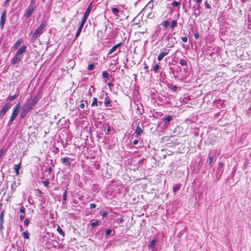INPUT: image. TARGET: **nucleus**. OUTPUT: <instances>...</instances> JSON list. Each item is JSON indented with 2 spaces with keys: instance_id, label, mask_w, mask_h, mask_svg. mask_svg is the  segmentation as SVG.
I'll list each match as a JSON object with an SVG mask.
<instances>
[{
  "instance_id": "1",
  "label": "nucleus",
  "mask_w": 251,
  "mask_h": 251,
  "mask_svg": "<svg viewBox=\"0 0 251 251\" xmlns=\"http://www.w3.org/2000/svg\"><path fill=\"white\" fill-rule=\"evenodd\" d=\"M40 99L41 96L39 93L34 96H31L26 100L24 107L30 111Z\"/></svg>"
},
{
  "instance_id": "2",
  "label": "nucleus",
  "mask_w": 251,
  "mask_h": 251,
  "mask_svg": "<svg viewBox=\"0 0 251 251\" xmlns=\"http://www.w3.org/2000/svg\"><path fill=\"white\" fill-rule=\"evenodd\" d=\"M47 23L45 22L42 23L33 33L31 39L35 41L43 33L44 28L46 27Z\"/></svg>"
},
{
  "instance_id": "3",
  "label": "nucleus",
  "mask_w": 251,
  "mask_h": 251,
  "mask_svg": "<svg viewBox=\"0 0 251 251\" xmlns=\"http://www.w3.org/2000/svg\"><path fill=\"white\" fill-rule=\"evenodd\" d=\"M122 44V43H120L114 46L110 50H109L108 55H110L115 52H116L115 54H117L120 53L121 51L120 47Z\"/></svg>"
},
{
  "instance_id": "4",
  "label": "nucleus",
  "mask_w": 251,
  "mask_h": 251,
  "mask_svg": "<svg viewBox=\"0 0 251 251\" xmlns=\"http://www.w3.org/2000/svg\"><path fill=\"white\" fill-rule=\"evenodd\" d=\"M11 106L12 104L8 102L6 103L5 105H3L2 109L0 111V117L1 118L4 116L7 111L11 107Z\"/></svg>"
},
{
  "instance_id": "5",
  "label": "nucleus",
  "mask_w": 251,
  "mask_h": 251,
  "mask_svg": "<svg viewBox=\"0 0 251 251\" xmlns=\"http://www.w3.org/2000/svg\"><path fill=\"white\" fill-rule=\"evenodd\" d=\"M200 8L201 7L199 4L197 5L195 4L193 5L192 7L193 14L196 17L199 16L201 14Z\"/></svg>"
},
{
  "instance_id": "6",
  "label": "nucleus",
  "mask_w": 251,
  "mask_h": 251,
  "mask_svg": "<svg viewBox=\"0 0 251 251\" xmlns=\"http://www.w3.org/2000/svg\"><path fill=\"white\" fill-rule=\"evenodd\" d=\"M6 18V12L4 11L3 12L0 17V26L1 29H2L4 25L5 21Z\"/></svg>"
},
{
  "instance_id": "7",
  "label": "nucleus",
  "mask_w": 251,
  "mask_h": 251,
  "mask_svg": "<svg viewBox=\"0 0 251 251\" xmlns=\"http://www.w3.org/2000/svg\"><path fill=\"white\" fill-rule=\"evenodd\" d=\"M20 106H21V105H20V102L17 103L15 106V107H14L13 110L12 116H13L15 117H17V115L18 114V113L20 111Z\"/></svg>"
},
{
  "instance_id": "8",
  "label": "nucleus",
  "mask_w": 251,
  "mask_h": 251,
  "mask_svg": "<svg viewBox=\"0 0 251 251\" xmlns=\"http://www.w3.org/2000/svg\"><path fill=\"white\" fill-rule=\"evenodd\" d=\"M168 53L169 50H165L164 51H161L157 56V60L159 61H160L163 58V57L168 55Z\"/></svg>"
},
{
  "instance_id": "9",
  "label": "nucleus",
  "mask_w": 251,
  "mask_h": 251,
  "mask_svg": "<svg viewBox=\"0 0 251 251\" xmlns=\"http://www.w3.org/2000/svg\"><path fill=\"white\" fill-rule=\"evenodd\" d=\"M33 10L34 8L31 6H29L26 10V12L25 14V16L27 17H30L31 15Z\"/></svg>"
},
{
  "instance_id": "10",
  "label": "nucleus",
  "mask_w": 251,
  "mask_h": 251,
  "mask_svg": "<svg viewBox=\"0 0 251 251\" xmlns=\"http://www.w3.org/2000/svg\"><path fill=\"white\" fill-rule=\"evenodd\" d=\"M26 51V46H23L21 47L17 51L16 54L17 56L20 57V55L23 53L25 52Z\"/></svg>"
},
{
  "instance_id": "11",
  "label": "nucleus",
  "mask_w": 251,
  "mask_h": 251,
  "mask_svg": "<svg viewBox=\"0 0 251 251\" xmlns=\"http://www.w3.org/2000/svg\"><path fill=\"white\" fill-rule=\"evenodd\" d=\"M91 10V5H90L87 8L86 10L85 11V12L84 13V15L83 17V19H84L87 21V19L90 14V11Z\"/></svg>"
},
{
  "instance_id": "12",
  "label": "nucleus",
  "mask_w": 251,
  "mask_h": 251,
  "mask_svg": "<svg viewBox=\"0 0 251 251\" xmlns=\"http://www.w3.org/2000/svg\"><path fill=\"white\" fill-rule=\"evenodd\" d=\"M61 162L68 167H70V158L69 157H63L61 158Z\"/></svg>"
},
{
  "instance_id": "13",
  "label": "nucleus",
  "mask_w": 251,
  "mask_h": 251,
  "mask_svg": "<svg viewBox=\"0 0 251 251\" xmlns=\"http://www.w3.org/2000/svg\"><path fill=\"white\" fill-rule=\"evenodd\" d=\"M173 120V117L172 116H165L164 117L163 119H162V121L163 122L166 124L167 123H169L170 122H171L172 120Z\"/></svg>"
},
{
  "instance_id": "14",
  "label": "nucleus",
  "mask_w": 251,
  "mask_h": 251,
  "mask_svg": "<svg viewBox=\"0 0 251 251\" xmlns=\"http://www.w3.org/2000/svg\"><path fill=\"white\" fill-rule=\"evenodd\" d=\"M29 111V110L27 109L26 108L23 106L22 110L21 112V117L24 118L25 116V115L27 114V113Z\"/></svg>"
},
{
  "instance_id": "15",
  "label": "nucleus",
  "mask_w": 251,
  "mask_h": 251,
  "mask_svg": "<svg viewBox=\"0 0 251 251\" xmlns=\"http://www.w3.org/2000/svg\"><path fill=\"white\" fill-rule=\"evenodd\" d=\"M22 42V39H18L16 41V42L15 43V44L13 45V46L12 47V49L14 50L17 49L21 45Z\"/></svg>"
},
{
  "instance_id": "16",
  "label": "nucleus",
  "mask_w": 251,
  "mask_h": 251,
  "mask_svg": "<svg viewBox=\"0 0 251 251\" xmlns=\"http://www.w3.org/2000/svg\"><path fill=\"white\" fill-rule=\"evenodd\" d=\"M20 61V57L17 56L16 55L14 56L11 61L12 64H15L17 63H19Z\"/></svg>"
},
{
  "instance_id": "17",
  "label": "nucleus",
  "mask_w": 251,
  "mask_h": 251,
  "mask_svg": "<svg viewBox=\"0 0 251 251\" xmlns=\"http://www.w3.org/2000/svg\"><path fill=\"white\" fill-rule=\"evenodd\" d=\"M20 165H21L20 163L14 165V170L15 171V172H16V174L17 176H18L19 174V170L21 168Z\"/></svg>"
},
{
  "instance_id": "18",
  "label": "nucleus",
  "mask_w": 251,
  "mask_h": 251,
  "mask_svg": "<svg viewBox=\"0 0 251 251\" xmlns=\"http://www.w3.org/2000/svg\"><path fill=\"white\" fill-rule=\"evenodd\" d=\"M156 242L157 241L155 239H153L149 245V248L153 250L154 249Z\"/></svg>"
},
{
  "instance_id": "19",
  "label": "nucleus",
  "mask_w": 251,
  "mask_h": 251,
  "mask_svg": "<svg viewBox=\"0 0 251 251\" xmlns=\"http://www.w3.org/2000/svg\"><path fill=\"white\" fill-rule=\"evenodd\" d=\"M22 235L24 239H29V233L27 230H25L24 232H23Z\"/></svg>"
},
{
  "instance_id": "20",
  "label": "nucleus",
  "mask_w": 251,
  "mask_h": 251,
  "mask_svg": "<svg viewBox=\"0 0 251 251\" xmlns=\"http://www.w3.org/2000/svg\"><path fill=\"white\" fill-rule=\"evenodd\" d=\"M179 63L181 66H186L187 65V59H181L179 61Z\"/></svg>"
},
{
  "instance_id": "21",
  "label": "nucleus",
  "mask_w": 251,
  "mask_h": 251,
  "mask_svg": "<svg viewBox=\"0 0 251 251\" xmlns=\"http://www.w3.org/2000/svg\"><path fill=\"white\" fill-rule=\"evenodd\" d=\"M85 104H87V105H88L87 101L82 100L79 107L81 109H83L85 107Z\"/></svg>"
},
{
  "instance_id": "22",
  "label": "nucleus",
  "mask_w": 251,
  "mask_h": 251,
  "mask_svg": "<svg viewBox=\"0 0 251 251\" xmlns=\"http://www.w3.org/2000/svg\"><path fill=\"white\" fill-rule=\"evenodd\" d=\"M112 11L113 14L117 16H118V13L119 12V9L116 7H113L112 8Z\"/></svg>"
},
{
  "instance_id": "23",
  "label": "nucleus",
  "mask_w": 251,
  "mask_h": 251,
  "mask_svg": "<svg viewBox=\"0 0 251 251\" xmlns=\"http://www.w3.org/2000/svg\"><path fill=\"white\" fill-rule=\"evenodd\" d=\"M213 160H214V156L213 155H210L209 154V157H208V164L211 166L212 164L213 163Z\"/></svg>"
},
{
  "instance_id": "24",
  "label": "nucleus",
  "mask_w": 251,
  "mask_h": 251,
  "mask_svg": "<svg viewBox=\"0 0 251 251\" xmlns=\"http://www.w3.org/2000/svg\"><path fill=\"white\" fill-rule=\"evenodd\" d=\"M57 231L60 235H62L63 237L65 236V233L59 226L57 227Z\"/></svg>"
},
{
  "instance_id": "25",
  "label": "nucleus",
  "mask_w": 251,
  "mask_h": 251,
  "mask_svg": "<svg viewBox=\"0 0 251 251\" xmlns=\"http://www.w3.org/2000/svg\"><path fill=\"white\" fill-rule=\"evenodd\" d=\"M142 132V129L140 126H138L135 130V133L137 136H139L141 134Z\"/></svg>"
},
{
  "instance_id": "26",
  "label": "nucleus",
  "mask_w": 251,
  "mask_h": 251,
  "mask_svg": "<svg viewBox=\"0 0 251 251\" xmlns=\"http://www.w3.org/2000/svg\"><path fill=\"white\" fill-rule=\"evenodd\" d=\"M98 102L97 99L96 98H93V102H92L91 106H98Z\"/></svg>"
},
{
  "instance_id": "27",
  "label": "nucleus",
  "mask_w": 251,
  "mask_h": 251,
  "mask_svg": "<svg viewBox=\"0 0 251 251\" xmlns=\"http://www.w3.org/2000/svg\"><path fill=\"white\" fill-rule=\"evenodd\" d=\"M4 215V210H3L0 214V223H3Z\"/></svg>"
},
{
  "instance_id": "28",
  "label": "nucleus",
  "mask_w": 251,
  "mask_h": 251,
  "mask_svg": "<svg viewBox=\"0 0 251 251\" xmlns=\"http://www.w3.org/2000/svg\"><path fill=\"white\" fill-rule=\"evenodd\" d=\"M67 193H68V191H67V189L64 191L63 195V200L64 201H67Z\"/></svg>"
},
{
  "instance_id": "29",
  "label": "nucleus",
  "mask_w": 251,
  "mask_h": 251,
  "mask_svg": "<svg viewBox=\"0 0 251 251\" xmlns=\"http://www.w3.org/2000/svg\"><path fill=\"white\" fill-rule=\"evenodd\" d=\"M171 4L173 7H179L180 5V3L178 1H173Z\"/></svg>"
},
{
  "instance_id": "30",
  "label": "nucleus",
  "mask_w": 251,
  "mask_h": 251,
  "mask_svg": "<svg viewBox=\"0 0 251 251\" xmlns=\"http://www.w3.org/2000/svg\"><path fill=\"white\" fill-rule=\"evenodd\" d=\"M177 21L176 20H174L172 22L171 24V28L173 29L176 26Z\"/></svg>"
},
{
  "instance_id": "31",
  "label": "nucleus",
  "mask_w": 251,
  "mask_h": 251,
  "mask_svg": "<svg viewBox=\"0 0 251 251\" xmlns=\"http://www.w3.org/2000/svg\"><path fill=\"white\" fill-rule=\"evenodd\" d=\"M110 103H111V101L109 100H106L104 101V105L106 107L107 106H111V105L110 104Z\"/></svg>"
},
{
  "instance_id": "32",
  "label": "nucleus",
  "mask_w": 251,
  "mask_h": 251,
  "mask_svg": "<svg viewBox=\"0 0 251 251\" xmlns=\"http://www.w3.org/2000/svg\"><path fill=\"white\" fill-rule=\"evenodd\" d=\"M17 187L15 181L11 185V192L13 193L15 191V188Z\"/></svg>"
},
{
  "instance_id": "33",
  "label": "nucleus",
  "mask_w": 251,
  "mask_h": 251,
  "mask_svg": "<svg viewBox=\"0 0 251 251\" xmlns=\"http://www.w3.org/2000/svg\"><path fill=\"white\" fill-rule=\"evenodd\" d=\"M160 68V66L158 64H156L153 68V70L155 73L158 72L159 69Z\"/></svg>"
},
{
  "instance_id": "34",
  "label": "nucleus",
  "mask_w": 251,
  "mask_h": 251,
  "mask_svg": "<svg viewBox=\"0 0 251 251\" xmlns=\"http://www.w3.org/2000/svg\"><path fill=\"white\" fill-rule=\"evenodd\" d=\"M15 118H16V117H14V116L11 115V116L10 117V120H9V121L8 122V125L9 126L10 125L13 123V122L15 119Z\"/></svg>"
},
{
  "instance_id": "35",
  "label": "nucleus",
  "mask_w": 251,
  "mask_h": 251,
  "mask_svg": "<svg viewBox=\"0 0 251 251\" xmlns=\"http://www.w3.org/2000/svg\"><path fill=\"white\" fill-rule=\"evenodd\" d=\"M180 188V185H176V186H175V187H173L174 192L175 193L176 192V191H177L178 190H179Z\"/></svg>"
},
{
  "instance_id": "36",
  "label": "nucleus",
  "mask_w": 251,
  "mask_h": 251,
  "mask_svg": "<svg viewBox=\"0 0 251 251\" xmlns=\"http://www.w3.org/2000/svg\"><path fill=\"white\" fill-rule=\"evenodd\" d=\"M102 75L104 78H107L108 77L109 74L106 71H104L102 72Z\"/></svg>"
},
{
  "instance_id": "37",
  "label": "nucleus",
  "mask_w": 251,
  "mask_h": 251,
  "mask_svg": "<svg viewBox=\"0 0 251 251\" xmlns=\"http://www.w3.org/2000/svg\"><path fill=\"white\" fill-rule=\"evenodd\" d=\"M30 223V220L28 218H26L25 221H24V225L26 226V227H27L29 225V224Z\"/></svg>"
},
{
  "instance_id": "38",
  "label": "nucleus",
  "mask_w": 251,
  "mask_h": 251,
  "mask_svg": "<svg viewBox=\"0 0 251 251\" xmlns=\"http://www.w3.org/2000/svg\"><path fill=\"white\" fill-rule=\"evenodd\" d=\"M170 24V23L169 22H168V21H164V22L162 23V24H161L164 27H167L168 26H169Z\"/></svg>"
},
{
  "instance_id": "39",
  "label": "nucleus",
  "mask_w": 251,
  "mask_h": 251,
  "mask_svg": "<svg viewBox=\"0 0 251 251\" xmlns=\"http://www.w3.org/2000/svg\"><path fill=\"white\" fill-rule=\"evenodd\" d=\"M112 231L111 229H108L106 230L105 231V236H108L111 233H112Z\"/></svg>"
},
{
  "instance_id": "40",
  "label": "nucleus",
  "mask_w": 251,
  "mask_h": 251,
  "mask_svg": "<svg viewBox=\"0 0 251 251\" xmlns=\"http://www.w3.org/2000/svg\"><path fill=\"white\" fill-rule=\"evenodd\" d=\"M98 225H99V222L98 221H95V222H92L91 224V226L93 227L98 226Z\"/></svg>"
},
{
  "instance_id": "41",
  "label": "nucleus",
  "mask_w": 251,
  "mask_h": 251,
  "mask_svg": "<svg viewBox=\"0 0 251 251\" xmlns=\"http://www.w3.org/2000/svg\"><path fill=\"white\" fill-rule=\"evenodd\" d=\"M94 68V65L93 64H89L88 67V69L89 71H91L93 70Z\"/></svg>"
},
{
  "instance_id": "42",
  "label": "nucleus",
  "mask_w": 251,
  "mask_h": 251,
  "mask_svg": "<svg viewBox=\"0 0 251 251\" xmlns=\"http://www.w3.org/2000/svg\"><path fill=\"white\" fill-rule=\"evenodd\" d=\"M20 211L21 213L25 214V208L24 206H22L20 208Z\"/></svg>"
},
{
  "instance_id": "43",
  "label": "nucleus",
  "mask_w": 251,
  "mask_h": 251,
  "mask_svg": "<svg viewBox=\"0 0 251 251\" xmlns=\"http://www.w3.org/2000/svg\"><path fill=\"white\" fill-rule=\"evenodd\" d=\"M86 20L82 19L81 22L79 23V25H80V26L83 27V25H84V24L86 23Z\"/></svg>"
},
{
  "instance_id": "44",
  "label": "nucleus",
  "mask_w": 251,
  "mask_h": 251,
  "mask_svg": "<svg viewBox=\"0 0 251 251\" xmlns=\"http://www.w3.org/2000/svg\"><path fill=\"white\" fill-rule=\"evenodd\" d=\"M86 20L82 19L81 22L79 23V25H80V26L83 27V25H84V24L86 23Z\"/></svg>"
},
{
  "instance_id": "45",
  "label": "nucleus",
  "mask_w": 251,
  "mask_h": 251,
  "mask_svg": "<svg viewBox=\"0 0 251 251\" xmlns=\"http://www.w3.org/2000/svg\"><path fill=\"white\" fill-rule=\"evenodd\" d=\"M43 183L45 187H48L49 184V181L48 180H45L43 182Z\"/></svg>"
},
{
  "instance_id": "46",
  "label": "nucleus",
  "mask_w": 251,
  "mask_h": 251,
  "mask_svg": "<svg viewBox=\"0 0 251 251\" xmlns=\"http://www.w3.org/2000/svg\"><path fill=\"white\" fill-rule=\"evenodd\" d=\"M17 97V96L16 95H14L10 97H9V100L10 101H12V100H14L15 99H16Z\"/></svg>"
},
{
  "instance_id": "47",
  "label": "nucleus",
  "mask_w": 251,
  "mask_h": 251,
  "mask_svg": "<svg viewBox=\"0 0 251 251\" xmlns=\"http://www.w3.org/2000/svg\"><path fill=\"white\" fill-rule=\"evenodd\" d=\"M204 4H205V6L207 8H209L210 9L211 8V6L210 5V4L208 3V2L207 1H206L204 3Z\"/></svg>"
},
{
  "instance_id": "48",
  "label": "nucleus",
  "mask_w": 251,
  "mask_h": 251,
  "mask_svg": "<svg viewBox=\"0 0 251 251\" xmlns=\"http://www.w3.org/2000/svg\"><path fill=\"white\" fill-rule=\"evenodd\" d=\"M181 40H182V41L183 42H185H185H187V40H188V39H187V37H182L181 38Z\"/></svg>"
},
{
  "instance_id": "49",
  "label": "nucleus",
  "mask_w": 251,
  "mask_h": 251,
  "mask_svg": "<svg viewBox=\"0 0 251 251\" xmlns=\"http://www.w3.org/2000/svg\"><path fill=\"white\" fill-rule=\"evenodd\" d=\"M96 204L95 203H91L90 204V208L91 209L95 208H96Z\"/></svg>"
},
{
  "instance_id": "50",
  "label": "nucleus",
  "mask_w": 251,
  "mask_h": 251,
  "mask_svg": "<svg viewBox=\"0 0 251 251\" xmlns=\"http://www.w3.org/2000/svg\"><path fill=\"white\" fill-rule=\"evenodd\" d=\"M107 212L106 211H104L102 212V213H101V216H103V217H105L107 216Z\"/></svg>"
},
{
  "instance_id": "51",
  "label": "nucleus",
  "mask_w": 251,
  "mask_h": 251,
  "mask_svg": "<svg viewBox=\"0 0 251 251\" xmlns=\"http://www.w3.org/2000/svg\"><path fill=\"white\" fill-rule=\"evenodd\" d=\"M123 221H124L123 219L122 218H118L117 220V221L118 223H119V224L122 223L123 222Z\"/></svg>"
},
{
  "instance_id": "52",
  "label": "nucleus",
  "mask_w": 251,
  "mask_h": 251,
  "mask_svg": "<svg viewBox=\"0 0 251 251\" xmlns=\"http://www.w3.org/2000/svg\"><path fill=\"white\" fill-rule=\"evenodd\" d=\"M194 36L195 37V38L196 39H198L199 38V33L196 32V33H195L194 34Z\"/></svg>"
},
{
  "instance_id": "53",
  "label": "nucleus",
  "mask_w": 251,
  "mask_h": 251,
  "mask_svg": "<svg viewBox=\"0 0 251 251\" xmlns=\"http://www.w3.org/2000/svg\"><path fill=\"white\" fill-rule=\"evenodd\" d=\"M223 167V163L222 162H220L218 166V169L222 168Z\"/></svg>"
},
{
  "instance_id": "54",
  "label": "nucleus",
  "mask_w": 251,
  "mask_h": 251,
  "mask_svg": "<svg viewBox=\"0 0 251 251\" xmlns=\"http://www.w3.org/2000/svg\"><path fill=\"white\" fill-rule=\"evenodd\" d=\"M81 31H80L79 30H77V32L76 33V35H75V38H77L79 36Z\"/></svg>"
},
{
  "instance_id": "55",
  "label": "nucleus",
  "mask_w": 251,
  "mask_h": 251,
  "mask_svg": "<svg viewBox=\"0 0 251 251\" xmlns=\"http://www.w3.org/2000/svg\"><path fill=\"white\" fill-rule=\"evenodd\" d=\"M25 218V214H23V215H21L20 216V220L21 221H23V220Z\"/></svg>"
},
{
  "instance_id": "56",
  "label": "nucleus",
  "mask_w": 251,
  "mask_h": 251,
  "mask_svg": "<svg viewBox=\"0 0 251 251\" xmlns=\"http://www.w3.org/2000/svg\"><path fill=\"white\" fill-rule=\"evenodd\" d=\"M138 143V140H137V139L134 140L133 141V144L134 145H136Z\"/></svg>"
},
{
  "instance_id": "57",
  "label": "nucleus",
  "mask_w": 251,
  "mask_h": 251,
  "mask_svg": "<svg viewBox=\"0 0 251 251\" xmlns=\"http://www.w3.org/2000/svg\"><path fill=\"white\" fill-rule=\"evenodd\" d=\"M3 228V223H0V230H2Z\"/></svg>"
},
{
  "instance_id": "58",
  "label": "nucleus",
  "mask_w": 251,
  "mask_h": 251,
  "mask_svg": "<svg viewBox=\"0 0 251 251\" xmlns=\"http://www.w3.org/2000/svg\"><path fill=\"white\" fill-rule=\"evenodd\" d=\"M83 27L80 26V25H79L78 26V29L77 30H79L80 31H81L82 30V29Z\"/></svg>"
},
{
  "instance_id": "59",
  "label": "nucleus",
  "mask_w": 251,
  "mask_h": 251,
  "mask_svg": "<svg viewBox=\"0 0 251 251\" xmlns=\"http://www.w3.org/2000/svg\"><path fill=\"white\" fill-rule=\"evenodd\" d=\"M107 85H108V86L109 87H110L111 86H112L113 85V84L112 83H111V82H109V83H107Z\"/></svg>"
},
{
  "instance_id": "60",
  "label": "nucleus",
  "mask_w": 251,
  "mask_h": 251,
  "mask_svg": "<svg viewBox=\"0 0 251 251\" xmlns=\"http://www.w3.org/2000/svg\"><path fill=\"white\" fill-rule=\"evenodd\" d=\"M202 0H197V2L199 4H200Z\"/></svg>"
},
{
  "instance_id": "61",
  "label": "nucleus",
  "mask_w": 251,
  "mask_h": 251,
  "mask_svg": "<svg viewBox=\"0 0 251 251\" xmlns=\"http://www.w3.org/2000/svg\"><path fill=\"white\" fill-rule=\"evenodd\" d=\"M52 169L51 168V167H50L49 169H48V172L50 173L51 171H52Z\"/></svg>"
},
{
  "instance_id": "62",
  "label": "nucleus",
  "mask_w": 251,
  "mask_h": 251,
  "mask_svg": "<svg viewBox=\"0 0 251 251\" xmlns=\"http://www.w3.org/2000/svg\"><path fill=\"white\" fill-rule=\"evenodd\" d=\"M10 1V0H6L5 1V4H7L8 2H9V1Z\"/></svg>"
},
{
  "instance_id": "63",
  "label": "nucleus",
  "mask_w": 251,
  "mask_h": 251,
  "mask_svg": "<svg viewBox=\"0 0 251 251\" xmlns=\"http://www.w3.org/2000/svg\"><path fill=\"white\" fill-rule=\"evenodd\" d=\"M99 105H100V106H101V105H102V101H99Z\"/></svg>"
},
{
  "instance_id": "64",
  "label": "nucleus",
  "mask_w": 251,
  "mask_h": 251,
  "mask_svg": "<svg viewBox=\"0 0 251 251\" xmlns=\"http://www.w3.org/2000/svg\"><path fill=\"white\" fill-rule=\"evenodd\" d=\"M107 131H108V132H109V131H110V127H108V128H107Z\"/></svg>"
}]
</instances>
